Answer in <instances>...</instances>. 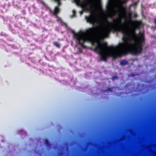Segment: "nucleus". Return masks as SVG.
Wrapping results in <instances>:
<instances>
[{
  "label": "nucleus",
  "mask_w": 156,
  "mask_h": 156,
  "mask_svg": "<svg viewBox=\"0 0 156 156\" xmlns=\"http://www.w3.org/2000/svg\"><path fill=\"white\" fill-rule=\"evenodd\" d=\"M119 8V9L118 11L120 12L119 17L113 20L115 26L112 27V28L106 27L101 30L100 33L102 36L107 37L112 30L115 31L121 32L125 36L132 37L134 43H129L125 36H123L122 39L124 42L119 44V46L115 48L112 45L108 46L106 42L101 43L97 42V44L94 50L99 54L100 59L102 61L106 62L108 57H112L113 58H115L128 53L134 55H139L142 52L143 44H145L144 37L143 35L138 36L136 34L134 28L130 30L122 27V17L123 15H126L127 12L126 8L122 5H120Z\"/></svg>",
  "instance_id": "nucleus-1"
},
{
  "label": "nucleus",
  "mask_w": 156,
  "mask_h": 156,
  "mask_svg": "<svg viewBox=\"0 0 156 156\" xmlns=\"http://www.w3.org/2000/svg\"><path fill=\"white\" fill-rule=\"evenodd\" d=\"M85 19L87 23L93 24L92 27L89 28L86 30L85 34L86 36L83 37L79 33H76L74 30L72 31V33L73 34L74 37L76 38L79 42V44L84 48H86V46L84 45L85 41H90L91 40L90 36L93 34L94 28V24L95 22V17L94 14L91 12L89 16H86Z\"/></svg>",
  "instance_id": "nucleus-2"
},
{
  "label": "nucleus",
  "mask_w": 156,
  "mask_h": 156,
  "mask_svg": "<svg viewBox=\"0 0 156 156\" xmlns=\"http://www.w3.org/2000/svg\"><path fill=\"white\" fill-rule=\"evenodd\" d=\"M54 1L56 2L58 4L55 6L53 11H51V12L53 13V14L55 15L57 17L58 14L60 12V9L59 8L60 6L61 5V0H54Z\"/></svg>",
  "instance_id": "nucleus-3"
},
{
  "label": "nucleus",
  "mask_w": 156,
  "mask_h": 156,
  "mask_svg": "<svg viewBox=\"0 0 156 156\" xmlns=\"http://www.w3.org/2000/svg\"><path fill=\"white\" fill-rule=\"evenodd\" d=\"M94 32L93 34L90 36V37L91 38V40L90 41H88V42H91V44L92 45L94 46V41H93V40L92 37V36L95 33V30H96L98 28V27L97 26H96L95 27H94Z\"/></svg>",
  "instance_id": "nucleus-4"
},
{
  "label": "nucleus",
  "mask_w": 156,
  "mask_h": 156,
  "mask_svg": "<svg viewBox=\"0 0 156 156\" xmlns=\"http://www.w3.org/2000/svg\"><path fill=\"white\" fill-rule=\"evenodd\" d=\"M128 64L127 61L125 60H123L120 62V64L121 66H124Z\"/></svg>",
  "instance_id": "nucleus-5"
},
{
  "label": "nucleus",
  "mask_w": 156,
  "mask_h": 156,
  "mask_svg": "<svg viewBox=\"0 0 156 156\" xmlns=\"http://www.w3.org/2000/svg\"><path fill=\"white\" fill-rule=\"evenodd\" d=\"M53 44L54 45L58 48H59L60 47V44L58 43L57 42L54 41L53 42Z\"/></svg>",
  "instance_id": "nucleus-6"
},
{
  "label": "nucleus",
  "mask_w": 156,
  "mask_h": 156,
  "mask_svg": "<svg viewBox=\"0 0 156 156\" xmlns=\"http://www.w3.org/2000/svg\"><path fill=\"white\" fill-rule=\"evenodd\" d=\"M112 7V5L111 3H108L106 6V9L108 10H110L111 9Z\"/></svg>",
  "instance_id": "nucleus-7"
},
{
  "label": "nucleus",
  "mask_w": 156,
  "mask_h": 156,
  "mask_svg": "<svg viewBox=\"0 0 156 156\" xmlns=\"http://www.w3.org/2000/svg\"><path fill=\"white\" fill-rule=\"evenodd\" d=\"M134 22L137 26V27H138L141 23V21H138L136 20L134 21Z\"/></svg>",
  "instance_id": "nucleus-8"
},
{
  "label": "nucleus",
  "mask_w": 156,
  "mask_h": 156,
  "mask_svg": "<svg viewBox=\"0 0 156 156\" xmlns=\"http://www.w3.org/2000/svg\"><path fill=\"white\" fill-rule=\"evenodd\" d=\"M45 143L46 145L47 146H49L50 145V144L48 140L46 139L45 140Z\"/></svg>",
  "instance_id": "nucleus-9"
},
{
  "label": "nucleus",
  "mask_w": 156,
  "mask_h": 156,
  "mask_svg": "<svg viewBox=\"0 0 156 156\" xmlns=\"http://www.w3.org/2000/svg\"><path fill=\"white\" fill-rule=\"evenodd\" d=\"M73 15H72V17H73V16H75V14L76 13V12L74 10H73Z\"/></svg>",
  "instance_id": "nucleus-10"
},
{
  "label": "nucleus",
  "mask_w": 156,
  "mask_h": 156,
  "mask_svg": "<svg viewBox=\"0 0 156 156\" xmlns=\"http://www.w3.org/2000/svg\"><path fill=\"white\" fill-rule=\"evenodd\" d=\"M112 79L113 80L117 79H118V77L117 76H112Z\"/></svg>",
  "instance_id": "nucleus-11"
},
{
  "label": "nucleus",
  "mask_w": 156,
  "mask_h": 156,
  "mask_svg": "<svg viewBox=\"0 0 156 156\" xmlns=\"http://www.w3.org/2000/svg\"><path fill=\"white\" fill-rule=\"evenodd\" d=\"M42 4H43V5H44L45 7H46L47 6V5L45 3L43 2V1H41V2Z\"/></svg>",
  "instance_id": "nucleus-12"
},
{
  "label": "nucleus",
  "mask_w": 156,
  "mask_h": 156,
  "mask_svg": "<svg viewBox=\"0 0 156 156\" xmlns=\"http://www.w3.org/2000/svg\"><path fill=\"white\" fill-rule=\"evenodd\" d=\"M112 90L111 88H108L107 90V91L110 92H112Z\"/></svg>",
  "instance_id": "nucleus-13"
},
{
  "label": "nucleus",
  "mask_w": 156,
  "mask_h": 156,
  "mask_svg": "<svg viewBox=\"0 0 156 156\" xmlns=\"http://www.w3.org/2000/svg\"><path fill=\"white\" fill-rule=\"evenodd\" d=\"M154 24H155V28L156 29V18H155L154 19Z\"/></svg>",
  "instance_id": "nucleus-14"
},
{
  "label": "nucleus",
  "mask_w": 156,
  "mask_h": 156,
  "mask_svg": "<svg viewBox=\"0 0 156 156\" xmlns=\"http://www.w3.org/2000/svg\"><path fill=\"white\" fill-rule=\"evenodd\" d=\"M74 2L76 3H77L79 2L80 1V0H74Z\"/></svg>",
  "instance_id": "nucleus-15"
},
{
  "label": "nucleus",
  "mask_w": 156,
  "mask_h": 156,
  "mask_svg": "<svg viewBox=\"0 0 156 156\" xmlns=\"http://www.w3.org/2000/svg\"><path fill=\"white\" fill-rule=\"evenodd\" d=\"M106 21L107 23H109L110 24H113V23H109L107 20H106Z\"/></svg>",
  "instance_id": "nucleus-16"
},
{
  "label": "nucleus",
  "mask_w": 156,
  "mask_h": 156,
  "mask_svg": "<svg viewBox=\"0 0 156 156\" xmlns=\"http://www.w3.org/2000/svg\"><path fill=\"white\" fill-rule=\"evenodd\" d=\"M131 13H130L128 14V16L129 17V18H131Z\"/></svg>",
  "instance_id": "nucleus-17"
},
{
  "label": "nucleus",
  "mask_w": 156,
  "mask_h": 156,
  "mask_svg": "<svg viewBox=\"0 0 156 156\" xmlns=\"http://www.w3.org/2000/svg\"><path fill=\"white\" fill-rule=\"evenodd\" d=\"M63 24L64 25V26L65 27H67V24H66V23H63Z\"/></svg>",
  "instance_id": "nucleus-18"
},
{
  "label": "nucleus",
  "mask_w": 156,
  "mask_h": 156,
  "mask_svg": "<svg viewBox=\"0 0 156 156\" xmlns=\"http://www.w3.org/2000/svg\"><path fill=\"white\" fill-rule=\"evenodd\" d=\"M137 15L136 14H134V16L135 17H136L137 16Z\"/></svg>",
  "instance_id": "nucleus-19"
},
{
  "label": "nucleus",
  "mask_w": 156,
  "mask_h": 156,
  "mask_svg": "<svg viewBox=\"0 0 156 156\" xmlns=\"http://www.w3.org/2000/svg\"><path fill=\"white\" fill-rule=\"evenodd\" d=\"M80 13H82V11H81Z\"/></svg>",
  "instance_id": "nucleus-20"
}]
</instances>
